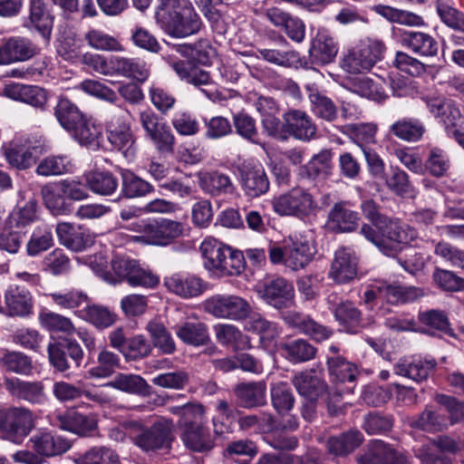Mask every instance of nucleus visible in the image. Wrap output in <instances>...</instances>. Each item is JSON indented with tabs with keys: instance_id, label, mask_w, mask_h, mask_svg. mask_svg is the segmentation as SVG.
<instances>
[{
	"instance_id": "5",
	"label": "nucleus",
	"mask_w": 464,
	"mask_h": 464,
	"mask_svg": "<svg viewBox=\"0 0 464 464\" xmlns=\"http://www.w3.org/2000/svg\"><path fill=\"white\" fill-rule=\"evenodd\" d=\"M273 210L279 216L304 218L317 208L314 196L306 189L296 187L275 197L272 200Z\"/></svg>"
},
{
	"instance_id": "51",
	"label": "nucleus",
	"mask_w": 464,
	"mask_h": 464,
	"mask_svg": "<svg viewBox=\"0 0 464 464\" xmlns=\"http://www.w3.org/2000/svg\"><path fill=\"white\" fill-rule=\"evenodd\" d=\"M411 426L427 432H437L447 428L448 420L443 414L427 406L416 419L411 420Z\"/></svg>"
},
{
	"instance_id": "22",
	"label": "nucleus",
	"mask_w": 464,
	"mask_h": 464,
	"mask_svg": "<svg viewBox=\"0 0 464 464\" xmlns=\"http://www.w3.org/2000/svg\"><path fill=\"white\" fill-rule=\"evenodd\" d=\"M401 44L420 57H434L439 52L438 41L431 34L421 31L402 32Z\"/></svg>"
},
{
	"instance_id": "46",
	"label": "nucleus",
	"mask_w": 464,
	"mask_h": 464,
	"mask_svg": "<svg viewBox=\"0 0 464 464\" xmlns=\"http://www.w3.org/2000/svg\"><path fill=\"white\" fill-rule=\"evenodd\" d=\"M41 196L45 207L55 215L70 212V204L57 186L56 182L46 183L41 188Z\"/></svg>"
},
{
	"instance_id": "16",
	"label": "nucleus",
	"mask_w": 464,
	"mask_h": 464,
	"mask_svg": "<svg viewBox=\"0 0 464 464\" xmlns=\"http://www.w3.org/2000/svg\"><path fill=\"white\" fill-rule=\"evenodd\" d=\"M164 285L169 292L184 299L199 296L207 289V284L200 277L180 273L166 276Z\"/></svg>"
},
{
	"instance_id": "64",
	"label": "nucleus",
	"mask_w": 464,
	"mask_h": 464,
	"mask_svg": "<svg viewBox=\"0 0 464 464\" xmlns=\"http://www.w3.org/2000/svg\"><path fill=\"white\" fill-rule=\"evenodd\" d=\"M346 133L362 148L376 142L378 126L372 122L353 123L345 126Z\"/></svg>"
},
{
	"instance_id": "6",
	"label": "nucleus",
	"mask_w": 464,
	"mask_h": 464,
	"mask_svg": "<svg viewBox=\"0 0 464 464\" xmlns=\"http://www.w3.org/2000/svg\"><path fill=\"white\" fill-rule=\"evenodd\" d=\"M205 311L216 318L241 321L252 311L249 302L237 295H214L204 302Z\"/></svg>"
},
{
	"instance_id": "62",
	"label": "nucleus",
	"mask_w": 464,
	"mask_h": 464,
	"mask_svg": "<svg viewBox=\"0 0 464 464\" xmlns=\"http://www.w3.org/2000/svg\"><path fill=\"white\" fill-rule=\"evenodd\" d=\"M52 302L59 308L72 310L80 307L88 301V295L77 289L69 291H55L46 294Z\"/></svg>"
},
{
	"instance_id": "53",
	"label": "nucleus",
	"mask_w": 464,
	"mask_h": 464,
	"mask_svg": "<svg viewBox=\"0 0 464 464\" xmlns=\"http://www.w3.org/2000/svg\"><path fill=\"white\" fill-rule=\"evenodd\" d=\"M176 334L185 343L196 346L208 340L207 326L202 323L186 322L176 328Z\"/></svg>"
},
{
	"instance_id": "15",
	"label": "nucleus",
	"mask_w": 464,
	"mask_h": 464,
	"mask_svg": "<svg viewBox=\"0 0 464 464\" xmlns=\"http://www.w3.org/2000/svg\"><path fill=\"white\" fill-rule=\"evenodd\" d=\"M22 24L29 31H36L48 42L51 38L53 17L44 0H31L28 15L24 16Z\"/></svg>"
},
{
	"instance_id": "33",
	"label": "nucleus",
	"mask_w": 464,
	"mask_h": 464,
	"mask_svg": "<svg viewBox=\"0 0 464 464\" xmlns=\"http://www.w3.org/2000/svg\"><path fill=\"white\" fill-rule=\"evenodd\" d=\"M379 293L382 299H385L390 304L413 302L424 295L423 290L420 287L403 286L387 282L379 284Z\"/></svg>"
},
{
	"instance_id": "44",
	"label": "nucleus",
	"mask_w": 464,
	"mask_h": 464,
	"mask_svg": "<svg viewBox=\"0 0 464 464\" xmlns=\"http://www.w3.org/2000/svg\"><path fill=\"white\" fill-rule=\"evenodd\" d=\"M104 387H111L123 392L138 395H145L149 392L150 385L140 375L120 373Z\"/></svg>"
},
{
	"instance_id": "63",
	"label": "nucleus",
	"mask_w": 464,
	"mask_h": 464,
	"mask_svg": "<svg viewBox=\"0 0 464 464\" xmlns=\"http://www.w3.org/2000/svg\"><path fill=\"white\" fill-rule=\"evenodd\" d=\"M41 325L49 332L72 334L75 332V326L72 320L54 312H43L39 314Z\"/></svg>"
},
{
	"instance_id": "29",
	"label": "nucleus",
	"mask_w": 464,
	"mask_h": 464,
	"mask_svg": "<svg viewBox=\"0 0 464 464\" xmlns=\"http://www.w3.org/2000/svg\"><path fill=\"white\" fill-rule=\"evenodd\" d=\"M4 92L10 99L20 101L35 108L44 109L47 102L46 92L35 85L11 83L5 86Z\"/></svg>"
},
{
	"instance_id": "17",
	"label": "nucleus",
	"mask_w": 464,
	"mask_h": 464,
	"mask_svg": "<svg viewBox=\"0 0 464 464\" xmlns=\"http://www.w3.org/2000/svg\"><path fill=\"white\" fill-rule=\"evenodd\" d=\"M358 258L346 247L339 248L332 262L329 276L337 284H348L357 277Z\"/></svg>"
},
{
	"instance_id": "39",
	"label": "nucleus",
	"mask_w": 464,
	"mask_h": 464,
	"mask_svg": "<svg viewBox=\"0 0 464 464\" xmlns=\"http://www.w3.org/2000/svg\"><path fill=\"white\" fill-rule=\"evenodd\" d=\"M0 367L6 372L29 375L33 370V362L31 357L22 352L4 349L0 351Z\"/></svg>"
},
{
	"instance_id": "58",
	"label": "nucleus",
	"mask_w": 464,
	"mask_h": 464,
	"mask_svg": "<svg viewBox=\"0 0 464 464\" xmlns=\"http://www.w3.org/2000/svg\"><path fill=\"white\" fill-rule=\"evenodd\" d=\"M146 329L150 333L153 344L163 353L171 354L176 351L175 342L162 323L150 321Z\"/></svg>"
},
{
	"instance_id": "27",
	"label": "nucleus",
	"mask_w": 464,
	"mask_h": 464,
	"mask_svg": "<svg viewBox=\"0 0 464 464\" xmlns=\"http://www.w3.org/2000/svg\"><path fill=\"white\" fill-rule=\"evenodd\" d=\"M56 425L63 430L79 436H90L97 429V421L93 416L76 411H68L58 415Z\"/></svg>"
},
{
	"instance_id": "38",
	"label": "nucleus",
	"mask_w": 464,
	"mask_h": 464,
	"mask_svg": "<svg viewBox=\"0 0 464 464\" xmlns=\"http://www.w3.org/2000/svg\"><path fill=\"white\" fill-rule=\"evenodd\" d=\"M78 315L101 330L111 326L117 320L115 313L101 304H88L78 312Z\"/></svg>"
},
{
	"instance_id": "42",
	"label": "nucleus",
	"mask_w": 464,
	"mask_h": 464,
	"mask_svg": "<svg viewBox=\"0 0 464 464\" xmlns=\"http://www.w3.org/2000/svg\"><path fill=\"white\" fill-rule=\"evenodd\" d=\"M73 164L65 155H51L40 160L35 173L42 177L61 176L72 171Z\"/></svg>"
},
{
	"instance_id": "12",
	"label": "nucleus",
	"mask_w": 464,
	"mask_h": 464,
	"mask_svg": "<svg viewBox=\"0 0 464 464\" xmlns=\"http://www.w3.org/2000/svg\"><path fill=\"white\" fill-rule=\"evenodd\" d=\"M358 464H407L408 458L382 440H372L362 454L357 458Z\"/></svg>"
},
{
	"instance_id": "36",
	"label": "nucleus",
	"mask_w": 464,
	"mask_h": 464,
	"mask_svg": "<svg viewBox=\"0 0 464 464\" xmlns=\"http://www.w3.org/2000/svg\"><path fill=\"white\" fill-rule=\"evenodd\" d=\"M83 179L87 188L97 195L111 196L118 188V179L110 171H89Z\"/></svg>"
},
{
	"instance_id": "2",
	"label": "nucleus",
	"mask_w": 464,
	"mask_h": 464,
	"mask_svg": "<svg viewBox=\"0 0 464 464\" xmlns=\"http://www.w3.org/2000/svg\"><path fill=\"white\" fill-rule=\"evenodd\" d=\"M121 427L131 442L147 453L170 449L175 439L173 422L168 419H160L149 427L138 420H126Z\"/></svg>"
},
{
	"instance_id": "9",
	"label": "nucleus",
	"mask_w": 464,
	"mask_h": 464,
	"mask_svg": "<svg viewBox=\"0 0 464 464\" xmlns=\"http://www.w3.org/2000/svg\"><path fill=\"white\" fill-rule=\"evenodd\" d=\"M257 293L267 304L276 309L288 308L294 302V286L283 277L265 281L257 286Z\"/></svg>"
},
{
	"instance_id": "41",
	"label": "nucleus",
	"mask_w": 464,
	"mask_h": 464,
	"mask_svg": "<svg viewBox=\"0 0 464 464\" xmlns=\"http://www.w3.org/2000/svg\"><path fill=\"white\" fill-rule=\"evenodd\" d=\"M169 411L179 417V426L180 430L204 424L206 411L200 403L188 402L181 406L171 407Z\"/></svg>"
},
{
	"instance_id": "49",
	"label": "nucleus",
	"mask_w": 464,
	"mask_h": 464,
	"mask_svg": "<svg viewBox=\"0 0 464 464\" xmlns=\"http://www.w3.org/2000/svg\"><path fill=\"white\" fill-rule=\"evenodd\" d=\"M281 350L284 352L286 359L295 363L310 361L316 354V348L304 339L282 343Z\"/></svg>"
},
{
	"instance_id": "20",
	"label": "nucleus",
	"mask_w": 464,
	"mask_h": 464,
	"mask_svg": "<svg viewBox=\"0 0 464 464\" xmlns=\"http://www.w3.org/2000/svg\"><path fill=\"white\" fill-rule=\"evenodd\" d=\"M437 362L434 359L403 358L393 366L394 373L415 382L426 381L434 372Z\"/></svg>"
},
{
	"instance_id": "19",
	"label": "nucleus",
	"mask_w": 464,
	"mask_h": 464,
	"mask_svg": "<svg viewBox=\"0 0 464 464\" xmlns=\"http://www.w3.org/2000/svg\"><path fill=\"white\" fill-rule=\"evenodd\" d=\"M292 382L298 393L309 401L317 400L327 391V384L323 379L322 372L315 369L296 373Z\"/></svg>"
},
{
	"instance_id": "45",
	"label": "nucleus",
	"mask_w": 464,
	"mask_h": 464,
	"mask_svg": "<svg viewBox=\"0 0 464 464\" xmlns=\"http://www.w3.org/2000/svg\"><path fill=\"white\" fill-rule=\"evenodd\" d=\"M216 337L223 345H231L235 350H244L250 347V339L237 326L221 324L215 326Z\"/></svg>"
},
{
	"instance_id": "13",
	"label": "nucleus",
	"mask_w": 464,
	"mask_h": 464,
	"mask_svg": "<svg viewBox=\"0 0 464 464\" xmlns=\"http://www.w3.org/2000/svg\"><path fill=\"white\" fill-rule=\"evenodd\" d=\"M182 223L169 219H150L145 245L166 246L183 235Z\"/></svg>"
},
{
	"instance_id": "43",
	"label": "nucleus",
	"mask_w": 464,
	"mask_h": 464,
	"mask_svg": "<svg viewBox=\"0 0 464 464\" xmlns=\"http://www.w3.org/2000/svg\"><path fill=\"white\" fill-rule=\"evenodd\" d=\"M358 214L346 208L343 204L334 206L329 213V227L338 232H350L354 229L358 221Z\"/></svg>"
},
{
	"instance_id": "25",
	"label": "nucleus",
	"mask_w": 464,
	"mask_h": 464,
	"mask_svg": "<svg viewBox=\"0 0 464 464\" xmlns=\"http://www.w3.org/2000/svg\"><path fill=\"white\" fill-rule=\"evenodd\" d=\"M108 140L115 149L122 152L127 160H130L134 158L136 148L128 122L120 121L119 119L112 120L108 125Z\"/></svg>"
},
{
	"instance_id": "30",
	"label": "nucleus",
	"mask_w": 464,
	"mask_h": 464,
	"mask_svg": "<svg viewBox=\"0 0 464 464\" xmlns=\"http://www.w3.org/2000/svg\"><path fill=\"white\" fill-rule=\"evenodd\" d=\"M180 439L186 448L196 452H207L215 446V438L208 428L202 425L183 428Z\"/></svg>"
},
{
	"instance_id": "11",
	"label": "nucleus",
	"mask_w": 464,
	"mask_h": 464,
	"mask_svg": "<svg viewBox=\"0 0 464 464\" xmlns=\"http://www.w3.org/2000/svg\"><path fill=\"white\" fill-rule=\"evenodd\" d=\"M239 184L245 196L256 198L266 194L270 188L268 176L260 164H247L239 169Z\"/></svg>"
},
{
	"instance_id": "10",
	"label": "nucleus",
	"mask_w": 464,
	"mask_h": 464,
	"mask_svg": "<svg viewBox=\"0 0 464 464\" xmlns=\"http://www.w3.org/2000/svg\"><path fill=\"white\" fill-rule=\"evenodd\" d=\"M40 53L39 47L29 38L11 36L0 44V65L25 62Z\"/></svg>"
},
{
	"instance_id": "26",
	"label": "nucleus",
	"mask_w": 464,
	"mask_h": 464,
	"mask_svg": "<svg viewBox=\"0 0 464 464\" xmlns=\"http://www.w3.org/2000/svg\"><path fill=\"white\" fill-rule=\"evenodd\" d=\"M258 53L265 61L280 67H297L300 63L299 53L292 49L283 36L279 37L276 46L258 49Z\"/></svg>"
},
{
	"instance_id": "23",
	"label": "nucleus",
	"mask_w": 464,
	"mask_h": 464,
	"mask_svg": "<svg viewBox=\"0 0 464 464\" xmlns=\"http://www.w3.org/2000/svg\"><path fill=\"white\" fill-rule=\"evenodd\" d=\"M338 295L331 294L327 297V303L334 313L335 320L345 328L347 332L355 333L356 327L362 321V313L349 301L338 302Z\"/></svg>"
},
{
	"instance_id": "40",
	"label": "nucleus",
	"mask_w": 464,
	"mask_h": 464,
	"mask_svg": "<svg viewBox=\"0 0 464 464\" xmlns=\"http://www.w3.org/2000/svg\"><path fill=\"white\" fill-rule=\"evenodd\" d=\"M121 194L127 198L145 197L154 190L153 186L129 169H122Z\"/></svg>"
},
{
	"instance_id": "54",
	"label": "nucleus",
	"mask_w": 464,
	"mask_h": 464,
	"mask_svg": "<svg viewBox=\"0 0 464 464\" xmlns=\"http://www.w3.org/2000/svg\"><path fill=\"white\" fill-rule=\"evenodd\" d=\"M54 115L60 124L70 130L84 116L69 99L61 97L54 108Z\"/></svg>"
},
{
	"instance_id": "59",
	"label": "nucleus",
	"mask_w": 464,
	"mask_h": 464,
	"mask_svg": "<svg viewBox=\"0 0 464 464\" xmlns=\"http://www.w3.org/2000/svg\"><path fill=\"white\" fill-rule=\"evenodd\" d=\"M271 400L274 409L280 415L289 412L295 404L291 387L285 382H277L271 388Z\"/></svg>"
},
{
	"instance_id": "47",
	"label": "nucleus",
	"mask_w": 464,
	"mask_h": 464,
	"mask_svg": "<svg viewBox=\"0 0 464 464\" xmlns=\"http://www.w3.org/2000/svg\"><path fill=\"white\" fill-rule=\"evenodd\" d=\"M4 150L7 162L17 169H29L35 162L31 150L18 141L10 142Z\"/></svg>"
},
{
	"instance_id": "32",
	"label": "nucleus",
	"mask_w": 464,
	"mask_h": 464,
	"mask_svg": "<svg viewBox=\"0 0 464 464\" xmlns=\"http://www.w3.org/2000/svg\"><path fill=\"white\" fill-rule=\"evenodd\" d=\"M363 436L358 430H349L327 440V451L336 457H345L361 446Z\"/></svg>"
},
{
	"instance_id": "56",
	"label": "nucleus",
	"mask_w": 464,
	"mask_h": 464,
	"mask_svg": "<svg viewBox=\"0 0 464 464\" xmlns=\"http://www.w3.org/2000/svg\"><path fill=\"white\" fill-rule=\"evenodd\" d=\"M361 234L379 250L387 256H395L401 250V245H406L409 242H397L387 238L382 232V237L376 234L375 230L369 225H363L361 228Z\"/></svg>"
},
{
	"instance_id": "55",
	"label": "nucleus",
	"mask_w": 464,
	"mask_h": 464,
	"mask_svg": "<svg viewBox=\"0 0 464 464\" xmlns=\"http://www.w3.org/2000/svg\"><path fill=\"white\" fill-rule=\"evenodd\" d=\"M53 246L52 228L47 225L36 227L26 244V252L30 256H36Z\"/></svg>"
},
{
	"instance_id": "28",
	"label": "nucleus",
	"mask_w": 464,
	"mask_h": 464,
	"mask_svg": "<svg viewBox=\"0 0 464 464\" xmlns=\"http://www.w3.org/2000/svg\"><path fill=\"white\" fill-rule=\"evenodd\" d=\"M32 448L40 457H53L66 452L70 448V442L51 432H39L31 437Z\"/></svg>"
},
{
	"instance_id": "1",
	"label": "nucleus",
	"mask_w": 464,
	"mask_h": 464,
	"mask_svg": "<svg viewBox=\"0 0 464 464\" xmlns=\"http://www.w3.org/2000/svg\"><path fill=\"white\" fill-rule=\"evenodd\" d=\"M155 18L167 34L178 38L194 34L201 27L199 16L187 0H160Z\"/></svg>"
},
{
	"instance_id": "8",
	"label": "nucleus",
	"mask_w": 464,
	"mask_h": 464,
	"mask_svg": "<svg viewBox=\"0 0 464 464\" xmlns=\"http://www.w3.org/2000/svg\"><path fill=\"white\" fill-rule=\"evenodd\" d=\"M34 426L33 412L24 407L0 410V431L6 438L19 444Z\"/></svg>"
},
{
	"instance_id": "57",
	"label": "nucleus",
	"mask_w": 464,
	"mask_h": 464,
	"mask_svg": "<svg viewBox=\"0 0 464 464\" xmlns=\"http://www.w3.org/2000/svg\"><path fill=\"white\" fill-rule=\"evenodd\" d=\"M120 365L117 354L108 350L100 352L97 357V365L90 368L87 374L90 378L102 379L110 377Z\"/></svg>"
},
{
	"instance_id": "35",
	"label": "nucleus",
	"mask_w": 464,
	"mask_h": 464,
	"mask_svg": "<svg viewBox=\"0 0 464 464\" xmlns=\"http://www.w3.org/2000/svg\"><path fill=\"white\" fill-rule=\"evenodd\" d=\"M266 391L264 382H242L236 386L235 394L242 406L253 408L265 403Z\"/></svg>"
},
{
	"instance_id": "3",
	"label": "nucleus",
	"mask_w": 464,
	"mask_h": 464,
	"mask_svg": "<svg viewBox=\"0 0 464 464\" xmlns=\"http://www.w3.org/2000/svg\"><path fill=\"white\" fill-rule=\"evenodd\" d=\"M111 271L104 275V280L112 285L126 281L131 286L152 288L160 282L157 275L129 256H115L111 262Z\"/></svg>"
},
{
	"instance_id": "31",
	"label": "nucleus",
	"mask_w": 464,
	"mask_h": 464,
	"mask_svg": "<svg viewBox=\"0 0 464 464\" xmlns=\"http://www.w3.org/2000/svg\"><path fill=\"white\" fill-rule=\"evenodd\" d=\"M199 186L213 197L233 195L237 188L230 177L219 171L205 172L199 176Z\"/></svg>"
},
{
	"instance_id": "18",
	"label": "nucleus",
	"mask_w": 464,
	"mask_h": 464,
	"mask_svg": "<svg viewBox=\"0 0 464 464\" xmlns=\"http://www.w3.org/2000/svg\"><path fill=\"white\" fill-rule=\"evenodd\" d=\"M338 53V44L334 36L324 28L317 31L309 50L310 59L316 65L333 63Z\"/></svg>"
},
{
	"instance_id": "14",
	"label": "nucleus",
	"mask_w": 464,
	"mask_h": 464,
	"mask_svg": "<svg viewBox=\"0 0 464 464\" xmlns=\"http://www.w3.org/2000/svg\"><path fill=\"white\" fill-rule=\"evenodd\" d=\"M6 391L14 398L32 404L42 405L47 401L45 387L41 381H23L18 378H6L4 381Z\"/></svg>"
},
{
	"instance_id": "24",
	"label": "nucleus",
	"mask_w": 464,
	"mask_h": 464,
	"mask_svg": "<svg viewBox=\"0 0 464 464\" xmlns=\"http://www.w3.org/2000/svg\"><path fill=\"white\" fill-rule=\"evenodd\" d=\"M5 304L9 316L26 317L33 314V296L24 287L10 286L5 293Z\"/></svg>"
},
{
	"instance_id": "34",
	"label": "nucleus",
	"mask_w": 464,
	"mask_h": 464,
	"mask_svg": "<svg viewBox=\"0 0 464 464\" xmlns=\"http://www.w3.org/2000/svg\"><path fill=\"white\" fill-rule=\"evenodd\" d=\"M311 111L315 117L333 122L338 118V108L334 101L315 88H307Z\"/></svg>"
},
{
	"instance_id": "37",
	"label": "nucleus",
	"mask_w": 464,
	"mask_h": 464,
	"mask_svg": "<svg viewBox=\"0 0 464 464\" xmlns=\"http://www.w3.org/2000/svg\"><path fill=\"white\" fill-rule=\"evenodd\" d=\"M228 247L229 246L215 238H206L200 245L205 267L217 273L226 255H228Z\"/></svg>"
},
{
	"instance_id": "48",
	"label": "nucleus",
	"mask_w": 464,
	"mask_h": 464,
	"mask_svg": "<svg viewBox=\"0 0 464 464\" xmlns=\"http://www.w3.org/2000/svg\"><path fill=\"white\" fill-rule=\"evenodd\" d=\"M425 131L423 124L417 119L403 118L392 123L390 132L406 141L419 140Z\"/></svg>"
},
{
	"instance_id": "50",
	"label": "nucleus",
	"mask_w": 464,
	"mask_h": 464,
	"mask_svg": "<svg viewBox=\"0 0 464 464\" xmlns=\"http://www.w3.org/2000/svg\"><path fill=\"white\" fill-rule=\"evenodd\" d=\"M56 234L60 244L75 252L82 250L87 244L84 234L71 223H59Z\"/></svg>"
},
{
	"instance_id": "61",
	"label": "nucleus",
	"mask_w": 464,
	"mask_h": 464,
	"mask_svg": "<svg viewBox=\"0 0 464 464\" xmlns=\"http://www.w3.org/2000/svg\"><path fill=\"white\" fill-rule=\"evenodd\" d=\"M436 10L447 26L464 34V14L462 12L447 0H436Z\"/></svg>"
},
{
	"instance_id": "4",
	"label": "nucleus",
	"mask_w": 464,
	"mask_h": 464,
	"mask_svg": "<svg viewBox=\"0 0 464 464\" xmlns=\"http://www.w3.org/2000/svg\"><path fill=\"white\" fill-rule=\"evenodd\" d=\"M314 255V247L301 237H289L284 246H270L269 258L273 264L283 263L292 270L306 266Z\"/></svg>"
},
{
	"instance_id": "52",
	"label": "nucleus",
	"mask_w": 464,
	"mask_h": 464,
	"mask_svg": "<svg viewBox=\"0 0 464 464\" xmlns=\"http://www.w3.org/2000/svg\"><path fill=\"white\" fill-rule=\"evenodd\" d=\"M439 120L445 125L449 136L453 137L456 141L464 149V133L460 132L457 126L461 120V113L454 102L449 101L444 107Z\"/></svg>"
},
{
	"instance_id": "60",
	"label": "nucleus",
	"mask_w": 464,
	"mask_h": 464,
	"mask_svg": "<svg viewBox=\"0 0 464 464\" xmlns=\"http://www.w3.org/2000/svg\"><path fill=\"white\" fill-rule=\"evenodd\" d=\"M247 332L259 335L262 342L273 341L279 335L276 324L270 322L259 314L250 316L245 324Z\"/></svg>"
},
{
	"instance_id": "7",
	"label": "nucleus",
	"mask_w": 464,
	"mask_h": 464,
	"mask_svg": "<svg viewBox=\"0 0 464 464\" xmlns=\"http://www.w3.org/2000/svg\"><path fill=\"white\" fill-rule=\"evenodd\" d=\"M362 211L364 217L372 222V224L389 238L397 242H411L417 234L406 224H401L398 220H392L379 212L376 203L372 200H365L362 204Z\"/></svg>"
},
{
	"instance_id": "21",
	"label": "nucleus",
	"mask_w": 464,
	"mask_h": 464,
	"mask_svg": "<svg viewBox=\"0 0 464 464\" xmlns=\"http://www.w3.org/2000/svg\"><path fill=\"white\" fill-rule=\"evenodd\" d=\"M286 130L296 140L310 141L316 136V125L304 111L291 110L284 114Z\"/></svg>"
}]
</instances>
